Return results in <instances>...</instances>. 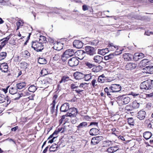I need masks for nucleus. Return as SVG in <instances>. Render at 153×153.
Here are the masks:
<instances>
[{
  "mask_svg": "<svg viewBox=\"0 0 153 153\" xmlns=\"http://www.w3.org/2000/svg\"><path fill=\"white\" fill-rule=\"evenodd\" d=\"M153 87V80L145 81L140 85V88L143 90H150Z\"/></svg>",
  "mask_w": 153,
  "mask_h": 153,
  "instance_id": "f257e3e1",
  "label": "nucleus"
},
{
  "mask_svg": "<svg viewBox=\"0 0 153 153\" xmlns=\"http://www.w3.org/2000/svg\"><path fill=\"white\" fill-rule=\"evenodd\" d=\"M31 47L37 52L42 51L44 48V46L42 44L37 41L32 42Z\"/></svg>",
  "mask_w": 153,
  "mask_h": 153,
  "instance_id": "f03ea898",
  "label": "nucleus"
},
{
  "mask_svg": "<svg viewBox=\"0 0 153 153\" xmlns=\"http://www.w3.org/2000/svg\"><path fill=\"white\" fill-rule=\"evenodd\" d=\"M123 50H119V51H117V49L115 52L113 53H110L108 55L105 56L104 57V59L105 60H111L115 56L121 54L122 53V51Z\"/></svg>",
  "mask_w": 153,
  "mask_h": 153,
  "instance_id": "7ed1b4c3",
  "label": "nucleus"
},
{
  "mask_svg": "<svg viewBox=\"0 0 153 153\" xmlns=\"http://www.w3.org/2000/svg\"><path fill=\"white\" fill-rule=\"evenodd\" d=\"M85 50L88 54L93 56L96 53V49L90 46H86L85 48Z\"/></svg>",
  "mask_w": 153,
  "mask_h": 153,
  "instance_id": "20e7f679",
  "label": "nucleus"
},
{
  "mask_svg": "<svg viewBox=\"0 0 153 153\" xmlns=\"http://www.w3.org/2000/svg\"><path fill=\"white\" fill-rule=\"evenodd\" d=\"M79 63V61L76 57H73L70 59L68 62L69 65L71 67L77 66Z\"/></svg>",
  "mask_w": 153,
  "mask_h": 153,
  "instance_id": "39448f33",
  "label": "nucleus"
},
{
  "mask_svg": "<svg viewBox=\"0 0 153 153\" xmlns=\"http://www.w3.org/2000/svg\"><path fill=\"white\" fill-rule=\"evenodd\" d=\"M121 89V87L119 84H112L110 87V92L112 93L119 91Z\"/></svg>",
  "mask_w": 153,
  "mask_h": 153,
  "instance_id": "423d86ee",
  "label": "nucleus"
},
{
  "mask_svg": "<svg viewBox=\"0 0 153 153\" xmlns=\"http://www.w3.org/2000/svg\"><path fill=\"white\" fill-rule=\"evenodd\" d=\"M79 84L77 82H75L74 83L71 84V88L73 91H75L78 94H81V92L83 91V90L79 89Z\"/></svg>",
  "mask_w": 153,
  "mask_h": 153,
  "instance_id": "0eeeda50",
  "label": "nucleus"
},
{
  "mask_svg": "<svg viewBox=\"0 0 153 153\" xmlns=\"http://www.w3.org/2000/svg\"><path fill=\"white\" fill-rule=\"evenodd\" d=\"M77 112L78 111L76 108L75 107L71 108L69 110V112L67 113V115L72 117L76 116Z\"/></svg>",
  "mask_w": 153,
  "mask_h": 153,
  "instance_id": "6e6552de",
  "label": "nucleus"
},
{
  "mask_svg": "<svg viewBox=\"0 0 153 153\" xmlns=\"http://www.w3.org/2000/svg\"><path fill=\"white\" fill-rule=\"evenodd\" d=\"M86 54L85 52L82 50H79L76 51H75V54L77 56L76 57L77 59L80 60L82 59L85 56Z\"/></svg>",
  "mask_w": 153,
  "mask_h": 153,
  "instance_id": "1a4fd4ad",
  "label": "nucleus"
},
{
  "mask_svg": "<svg viewBox=\"0 0 153 153\" xmlns=\"http://www.w3.org/2000/svg\"><path fill=\"white\" fill-rule=\"evenodd\" d=\"M103 139L102 136H98L93 137L91 140V143L93 145H95L99 143Z\"/></svg>",
  "mask_w": 153,
  "mask_h": 153,
  "instance_id": "9d476101",
  "label": "nucleus"
},
{
  "mask_svg": "<svg viewBox=\"0 0 153 153\" xmlns=\"http://www.w3.org/2000/svg\"><path fill=\"white\" fill-rule=\"evenodd\" d=\"M134 107L133 106L130 105H127L125 107V113L128 114H130L133 116L134 114Z\"/></svg>",
  "mask_w": 153,
  "mask_h": 153,
  "instance_id": "9b49d317",
  "label": "nucleus"
},
{
  "mask_svg": "<svg viewBox=\"0 0 153 153\" xmlns=\"http://www.w3.org/2000/svg\"><path fill=\"white\" fill-rule=\"evenodd\" d=\"M69 104L68 103H65L63 104L61 106L60 108V111L62 112H67L68 110H69Z\"/></svg>",
  "mask_w": 153,
  "mask_h": 153,
  "instance_id": "f8f14e48",
  "label": "nucleus"
},
{
  "mask_svg": "<svg viewBox=\"0 0 153 153\" xmlns=\"http://www.w3.org/2000/svg\"><path fill=\"white\" fill-rule=\"evenodd\" d=\"M125 88H126V91L127 92V93H126V95H131L134 97H136L139 95V94L138 93H136L132 92H129V91L131 90V85H128V87H126Z\"/></svg>",
  "mask_w": 153,
  "mask_h": 153,
  "instance_id": "ddd939ff",
  "label": "nucleus"
},
{
  "mask_svg": "<svg viewBox=\"0 0 153 153\" xmlns=\"http://www.w3.org/2000/svg\"><path fill=\"white\" fill-rule=\"evenodd\" d=\"M144 56V55L143 53H136L133 56V59L134 60L137 61L143 58Z\"/></svg>",
  "mask_w": 153,
  "mask_h": 153,
  "instance_id": "4468645a",
  "label": "nucleus"
},
{
  "mask_svg": "<svg viewBox=\"0 0 153 153\" xmlns=\"http://www.w3.org/2000/svg\"><path fill=\"white\" fill-rule=\"evenodd\" d=\"M83 44L82 42L79 40L74 41L73 43L74 46L77 48H82L83 46Z\"/></svg>",
  "mask_w": 153,
  "mask_h": 153,
  "instance_id": "2eb2a0df",
  "label": "nucleus"
},
{
  "mask_svg": "<svg viewBox=\"0 0 153 153\" xmlns=\"http://www.w3.org/2000/svg\"><path fill=\"white\" fill-rule=\"evenodd\" d=\"M75 51L72 49H69L66 50L64 53L68 57H70L75 54Z\"/></svg>",
  "mask_w": 153,
  "mask_h": 153,
  "instance_id": "dca6fc26",
  "label": "nucleus"
},
{
  "mask_svg": "<svg viewBox=\"0 0 153 153\" xmlns=\"http://www.w3.org/2000/svg\"><path fill=\"white\" fill-rule=\"evenodd\" d=\"M136 67V64L131 62L128 63L126 65V68L128 70H133Z\"/></svg>",
  "mask_w": 153,
  "mask_h": 153,
  "instance_id": "f3484780",
  "label": "nucleus"
},
{
  "mask_svg": "<svg viewBox=\"0 0 153 153\" xmlns=\"http://www.w3.org/2000/svg\"><path fill=\"white\" fill-rule=\"evenodd\" d=\"M146 114V113L145 111H140L138 112L137 117L140 120H143L145 118Z\"/></svg>",
  "mask_w": 153,
  "mask_h": 153,
  "instance_id": "a211bd4d",
  "label": "nucleus"
},
{
  "mask_svg": "<svg viewBox=\"0 0 153 153\" xmlns=\"http://www.w3.org/2000/svg\"><path fill=\"white\" fill-rule=\"evenodd\" d=\"M74 76L76 79H80L84 77L83 74L79 72H76L74 74Z\"/></svg>",
  "mask_w": 153,
  "mask_h": 153,
  "instance_id": "6ab92c4d",
  "label": "nucleus"
},
{
  "mask_svg": "<svg viewBox=\"0 0 153 153\" xmlns=\"http://www.w3.org/2000/svg\"><path fill=\"white\" fill-rule=\"evenodd\" d=\"M8 65L6 63L1 64L0 66V69L2 72H6L8 71Z\"/></svg>",
  "mask_w": 153,
  "mask_h": 153,
  "instance_id": "aec40b11",
  "label": "nucleus"
},
{
  "mask_svg": "<svg viewBox=\"0 0 153 153\" xmlns=\"http://www.w3.org/2000/svg\"><path fill=\"white\" fill-rule=\"evenodd\" d=\"M99 130L96 128H91L89 131L90 134L91 136L96 135L99 134Z\"/></svg>",
  "mask_w": 153,
  "mask_h": 153,
  "instance_id": "412c9836",
  "label": "nucleus"
},
{
  "mask_svg": "<svg viewBox=\"0 0 153 153\" xmlns=\"http://www.w3.org/2000/svg\"><path fill=\"white\" fill-rule=\"evenodd\" d=\"M109 52V51L108 48L102 49H98V50L97 53L99 54L104 56L108 53Z\"/></svg>",
  "mask_w": 153,
  "mask_h": 153,
  "instance_id": "4be33fe9",
  "label": "nucleus"
},
{
  "mask_svg": "<svg viewBox=\"0 0 153 153\" xmlns=\"http://www.w3.org/2000/svg\"><path fill=\"white\" fill-rule=\"evenodd\" d=\"M102 68V67L100 65L96 66L94 65L91 70L93 72L97 73L100 71Z\"/></svg>",
  "mask_w": 153,
  "mask_h": 153,
  "instance_id": "5701e85b",
  "label": "nucleus"
},
{
  "mask_svg": "<svg viewBox=\"0 0 153 153\" xmlns=\"http://www.w3.org/2000/svg\"><path fill=\"white\" fill-rule=\"evenodd\" d=\"M103 57L99 55L95 56L94 57V60L96 63H100L102 62Z\"/></svg>",
  "mask_w": 153,
  "mask_h": 153,
  "instance_id": "b1692460",
  "label": "nucleus"
},
{
  "mask_svg": "<svg viewBox=\"0 0 153 153\" xmlns=\"http://www.w3.org/2000/svg\"><path fill=\"white\" fill-rule=\"evenodd\" d=\"M119 149L117 146H112L108 148L107 150V151L109 153H113L117 151Z\"/></svg>",
  "mask_w": 153,
  "mask_h": 153,
  "instance_id": "393cba45",
  "label": "nucleus"
},
{
  "mask_svg": "<svg viewBox=\"0 0 153 153\" xmlns=\"http://www.w3.org/2000/svg\"><path fill=\"white\" fill-rule=\"evenodd\" d=\"M88 125L87 123L86 122H83L81 123L77 126L78 130H80L84 127L86 128Z\"/></svg>",
  "mask_w": 153,
  "mask_h": 153,
  "instance_id": "a878e982",
  "label": "nucleus"
},
{
  "mask_svg": "<svg viewBox=\"0 0 153 153\" xmlns=\"http://www.w3.org/2000/svg\"><path fill=\"white\" fill-rule=\"evenodd\" d=\"M152 135V134L149 131H146L143 134V137L146 140L150 138Z\"/></svg>",
  "mask_w": 153,
  "mask_h": 153,
  "instance_id": "bb28decb",
  "label": "nucleus"
},
{
  "mask_svg": "<svg viewBox=\"0 0 153 153\" xmlns=\"http://www.w3.org/2000/svg\"><path fill=\"white\" fill-rule=\"evenodd\" d=\"M16 86L17 89H21L26 86V83L25 82H20L16 84Z\"/></svg>",
  "mask_w": 153,
  "mask_h": 153,
  "instance_id": "cd10ccee",
  "label": "nucleus"
},
{
  "mask_svg": "<svg viewBox=\"0 0 153 153\" xmlns=\"http://www.w3.org/2000/svg\"><path fill=\"white\" fill-rule=\"evenodd\" d=\"M70 80V79L69 77L65 75L62 77L61 80L59 82V83H61L62 82L65 83L66 82Z\"/></svg>",
  "mask_w": 153,
  "mask_h": 153,
  "instance_id": "c85d7f7f",
  "label": "nucleus"
},
{
  "mask_svg": "<svg viewBox=\"0 0 153 153\" xmlns=\"http://www.w3.org/2000/svg\"><path fill=\"white\" fill-rule=\"evenodd\" d=\"M133 57L132 54L129 53H125V60L131 61Z\"/></svg>",
  "mask_w": 153,
  "mask_h": 153,
  "instance_id": "c756f323",
  "label": "nucleus"
},
{
  "mask_svg": "<svg viewBox=\"0 0 153 153\" xmlns=\"http://www.w3.org/2000/svg\"><path fill=\"white\" fill-rule=\"evenodd\" d=\"M149 62L148 59H144L141 60L139 64V65L140 67L142 68L143 67L145 66L146 65V64Z\"/></svg>",
  "mask_w": 153,
  "mask_h": 153,
  "instance_id": "7c9ffc66",
  "label": "nucleus"
},
{
  "mask_svg": "<svg viewBox=\"0 0 153 153\" xmlns=\"http://www.w3.org/2000/svg\"><path fill=\"white\" fill-rule=\"evenodd\" d=\"M106 77L104 75H102L99 76L98 79V81L100 83L104 82L106 80Z\"/></svg>",
  "mask_w": 153,
  "mask_h": 153,
  "instance_id": "2f4dec72",
  "label": "nucleus"
},
{
  "mask_svg": "<svg viewBox=\"0 0 153 153\" xmlns=\"http://www.w3.org/2000/svg\"><path fill=\"white\" fill-rule=\"evenodd\" d=\"M16 95H18V97L14 98V100H15L19 99L21 97H25V93H24L23 91L22 92H18L17 94H16Z\"/></svg>",
  "mask_w": 153,
  "mask_h": 153,
  "instance_id": "473e14b6",
  "label": "nucleus"
},
{
  "mask_svg": "<svg viewBox=\"0 0 153 153\" xmlns=\"http://www.w3.org/2000/svg\"><path fill=\"white\" fill-rule=\"evenodd\" d=\"M58 145L56 144H53L50 148L49 150L50 152H54L58 148Z\"/></svg>",
  "mask_w": 153,
  "mask_h": 153,
  "instance_id": "72a5a7b5",
  "label": "nucleus"
},
{
  "mask_svg": "<svg viewBox=\"0 0 153 153\" xmlns=\"http://www.w3.org/2000/svg\"><path fill=\"white\" fill-rule=\"evenodd\" d=\"M9 93L11 94L16 95L18 93L17 90L15 88L13 87L10 88L9 89Z\"/></svg>",
  "mask_w": 153,
  "mask_h": 153,
  "instance_id": "f704fd0d",
  "label": "nucleus"
},
{
  "mask_svg": "<svg viewBox=\"0 0 153 153\" xmlns=\"http://www.w3.org/2000/svg\"><path fill=\"white\" fill-rule=\"evenodd\" d=\"M127 121L128 124L130 125L133 126L134 125V121L132 117H127Z\"/></svg>",
  "mask_w": 153,
  "mask_h": 153,
  "instance_id": "c9c22d12",
  "label": "nucleus"
},
{
  "mask_svg": "<svg viewBox=\"0 0 153 153\" xmlns=\"http://www.w3.org/2000/svg\"><path fill=\"white\" fill-rule=\"evenodd\" d=\"M104 90L105 92L107 93V95L109 97L111 98L112 97V92H110V87L109 88L107 87H106L104 89Z\"/></svg>",
  "mask_w": 153,
  "mask_h": 153,
  "instance_id": "e433bc0d",
  "label": "nucleus"
},
{
  "mask_svg": "<svg viewBox=\"0 0 153 153\" xmlns=\"http://www.w3.org/2000/svg\"><path fill=\"white\" fill-rule=\"evenodd\" d=\"M145 123L148 127L151 128H152V123H153L151 122L149 119H147L145 120Z\"/></svg>",
  "mask_w": 153,
  "mask_h": 153,
  "instance_id": "4c0bfd02",
  "label": "nucleus"
},
{
  "mask_svg": "<svg viewBox=\"0 0 153 153\" xmlns=\"http://www.w3.org/2000/svg\"><path fill=\"white\" fill-rule=\"evenodd\" d=\"M36 89L37 88L34 85H31L28 88V91H29L32 92H34Z\"/></svg>",
  "mask_w": 153,
  "mask_h": 153,
  "instance_id": "58836bf2",
  "label": "nucleus"
},
{
  "mask_svg": "<svg viewBox=\"0 0 153 153\" xmlns=\"http://www.w3.org/2000/svg\"><path fill=\"white\" fill-rule=\"evenodd\" d=\"M38 62L39 64H45L47 63V61L45 59L41 58H39Z\"/></svg>",
  "mask_w": 153,
  "mask_h": 153,
  "instance_id": "ea45409f",
  "label": "nucleus"
},
{
  "mask_svg": "<svg viewBox=\"0 0 153 153\" xmlns=\"http://www.w3.org/2000/svg\"><path fill=\"white\" fill-rule=\"evenodd\" d=\"M45 83L49 84H51L52 83V79L48 77H46L44 80Z\"/></svg>",
  "mask_w": 153,
  "mask_h": 153,
  "instance_id": "a19ab883",
  "label": "nucleus"
},
{
  "mask_svg": "<svg viewBox=\"0 0 153 153\" xmlns=\"http://www.w3.org/2000/svg\"><path fill=\"white\" fill-rule=\"evenodd\" d=\"M7 56V53L6 52H1L0 53V60L4 59Z\"/></svg>",
  "mask_w": 153,
  "mask_h": 153,
  "instance_id": "79ce46f5",
  "label": "nucleus"
},
{
  "mask_svg": "<svg viewBox=\"0 0 153 153\" xmlns=\"http://www.w3.org/2000/svg\"><path fill=\"white\" fill-rule=\"evenodd\" d=\"M39 42L41 43H42L45 42H46V38L42 36H40L39 39Z\"/></svg>",
  "mask_w": 153,
  "mask_h": 153,
  "instance_id": "37998d69",
  "label": "nucleus"
},
{
  "mask_svg": "<svg viewBox=\"0 0 153 153\" xmlns=\"http://www.w3.org/2000/svg\"><path fill=\"white\" fill-rule=\"evenodd\" d=\"M55 100H53L52 103V106L51 107V111L52 114H53L54 112L55 108Z\"/></svg>",
  "mask_w": 153,
  "mask_h": 153,
  "instance_id": "c03bdc74",
  "label": "nucleus"
},
{
  "mask_svg": "<svg viewBox=\"0 0 153 153\" xmlns=\"http://www.w3.org/2000/svg\"><path fill=\"white\" fill-rule=\"evenodd\" d=\"M6 100L5 96L2 94H0V103H2L5 102Z\"/></svg>",
  "mask_w": 153,
  "mask_h": 153,
  "instance_id": "a18cd8bd",
  "label": "nucleus"
},
{
  "mask_svg": "<svg viewBox=\"0 0 153 153\" xmlns=\"http://www.w3.org/2000/svg\"><path fill=\"white\" fill-rule=\"evenodd\" d=\"M20 66L22 68H27L28 66V64L25 62H22L20 63Z\"/></svg>",
  "mask_w": 153,
  "mask_h": 153,
  "instance_id": "49530a36",
  "label": "nucleus"
},
{
  "mask_svg": "<svg viewBox=\"0 0 153 153\" xmlns=\"http://www.w3.org/2000/svg\"><path fill=\"white\" fill-rule=\"evenodd\" d=\"M85 64L86 66L88 68H89L90 69L93 68V67H94V65L91 63L90 62H85Z\"/></svg>",
  "mask_w": 153,
  "mask_h": 153,
  "instance_id": "de8ad7c7",
  "label": "nucleus"
},
{
  "mask_svg": "<svg viewBox=\"0 0 153 153\" xmlns=\"http://www.w3.org/2000/svg\"><path fill=\"white\" fill-rule=\"evenodd\" d=\"M114 142V141L113 140L111 141L107 140L104 141V143L105 144H106V145H107L108 146H109L113 144Z\"/></svg>",
  "mask_w": 153,
  "mask_h": 153,
  "instance_id": "09e8293b",
  "label": "nucleus"
},
{
  "mask_svg": "<svg viewBox=\"0 0 153 153\" xmlns=\"http://www.w3.org/2000/svg\"><path fill=\"white\" fill-rule=\"evenodd\" d=\"M84 77L85 80V81H88L91 79V74H84Z\"/></svg>",
  "mask_w": 153,
  "mask_h": 153,
  "instance_id": "8fccbe9b",
  "label": "nucleus"
},
{
  "mask_svg": "<svg viewBox=\"0 0 153 153\" xmlns=\"http://www.w3.org/2000/svg\"><path fill=\"white\" fill-rule=\"evenodd\" d=\"M124 96V95L122 96H120L118 97L119 99L120 100H119V102L120 103H121L123 105L124 104V98H123V97Z\"/></svg>",
  "mask_w": 153,
  "mask_h": 153,
  "instance_id": "3c124183",
  "label": "nucleus"
},
{
  "mask_svg": "<svg viewBox=\"0 0 153 153\" xmlns=\"http://www.w3.org/2000/svg\"><path fill=\"white\" fill-rule=\"evenodd\" d=\"M148 74H153V66H148Z\"/></svg>",
  "mask_w": 153,
  "mask_h": 153,
  "instance_id": "603ef678",
  "label": "nucleus"
},
{
  "mask_svg": "<svg viewBox=\"0 0 153 153\" xmlns=\"http://www.w3.org/2000/svg\"><path fill=\"white\" fill-rule=\"evenodd\" d=\"M10 35H11L10 34ZM10 35L9 36H7V37H6L5 38H3L2 39H1L0 40V41H3L4 42L6 43H8V40L10 39Z\"/></svg>",
  "mask_w": 153,
  "mask_h": 153,
  "instance_id": "864d4df0",
  "label": "nucleus"
},
{
  "mask_svg": "<svg viewBox=\"0 0 153 153\" xmlns=\"http://www.w3.org/2000/svg\"><path fill=\"white\" fill-rule=\"evenodd\" d=\"M22 55L24 57H26L29 56L30 54L27 51H25L22 52Z\"/></svg>",
  "mask_w": 153,
  "mask_h": 153,
  "instance_id": "5fc2aeb1",
  "label": "nucleus"
},
{
  "mask_svg": "<svg viewBox=\"0 0 153 153\" xmlns=\"http://www.w3.org/2000/svg\"><path fill=\"white\" fill-rule=\"evenodd\" d=\"M61 56V54L59 53H57L53 57V59L55 60H57L59 59Z\"/></svg>",
  "mask_w": 153,
  "mask_h": 153,
  "instance_id": "6e6d98bb",
  "label": "nucleus"
},
{
  "mask_svg": "<svg viewBox=\"0 0 153 153\" xmlns=\"http://www.w3.org/2000/svg\"><path fill=\"white\" fill-rule=\"evenodd\" d=\"M61 59L64 62H65V61H66L67 59L69 58L68 57V56H67L64 53L62 55H61Z\"/></svg>",
  "mask_w": 153,
  "mask_h": 153,
  "instance_id": "4d7b16f0",
  "label": "nucleus"
},
{
  "mask_svg": "<svg viewBox=\"0 0 153 153\" xmlns=\"http://www.w3.org/2000/svg\"><path fill=\"white\" fill-rule=\"evenodd\" d=\"M125 105L127 104H128L130 100V98L128 97V95H126V94H125Z\"/></svg>",
  "mask_w": 153,
  "mask_h": 153,
  "instance_id": "13d9d810",
  "label": "nucleus"
},
{
  "mask_svg": "<svg viewBox=\"0 0 153 153\" xmlns=\"http://www.w3.org/2000/svg\"><path fill=\"white\" fill-rule=\"evenodd\" d=\"M77 120V119L76 116H74V117H71V122L73 124H75L76 123Z\"/></svg>",
  "mask_w": 153,
  "mask_h": 153,
  "instance_id": "bf43d9fd",
  "label": "nucleus"
},
{
  "mask_svg": "<svg viewBox=\"0 0 153 153\" xmlns=\"http://www.w3.org/2000/svg\"><path fill=\"white\" fill-rule=\"evenodd\" d=\"M99 41L98 40H94L91 42V44L92 45L96 46L99 43Z\"/></svg>",
  "mask_w": 153,
  "mask_h": 153,
  "instance_id": "052dcab7",
  "label": "nucleus"
},
{
  "mask_svg": "<svg viewBox=\"0 0 153 153\" xmlns=\"http://www.w3.org/2000/svg\"><path fill=\"white\" fill-rule=\"evenodd\" d=\"M97 82L96 80L95 79H93L91 82V84L93 87H95L97 85Z\"/></svg>",
  "mask_w": 153,
  "mask_h": 153,
  "instance_id": "680f3d73",
  "label": "nucleus"
},
{
  "mask_svg": "<svg viewBox=\"0 0 153 153\" xmlns=\"http://www.w3.org/2000/svg\"><path fill=\"white\" fill-rule=\"evenodd\" d=\"M86 83H81L79 85V88H82L83 89H84L85 88V87H86Z\"/></svg>",
  "mask_w": 153,
  "mask_h": 153,
  "instance_id": "e2e57ef3",
  "label": "nucleus"
},
{
  "mask_svg": "<svg viewBox=\"0 0 153 153\" xmlns=\"http://www.w3.org/2000/svg\"><path fill=\"white\" fill-rule=\"evenodd\" d=\"M128 137V135H125V137H126V140L125 139V141H126V143H128L129 142H131V138L129 137V139L128 140H127V138Z\"/></svg>",
  "mask_w": 153,
  "mask_h": 153,
  "instance_id": "0e129e2a",
  "label": "nucleus"
},
{
  "mask_svg": "<svg viewBox=\"0 0 153 153\" xmlns=\"http://www.w3.org/2000/svg\"><path fill=\"white\" fill-rule=\"evenodd\" d=\"M6 100H5L7 101V105H8L9 104L11 100H10V98L8 96H6Z\"/></svg>",
  "mask_w": 153,
  "mask_h": 153,
  "instance_id": "69168bd1",
  "label": "nucleus"
},
{
  "mask_svg": "<svg viewBox=\"0 0 153 153\" xmlns=\"http://www.w3.org/2000/svg\"><path fill=\"white\" fill-rule=\"evenodd\" d=\"M17 26H23V22L21 20H19V21L17 22L16 23Z\"/></svg>",
  "mask_w": 153,
  "mask_h": 153,
  "instance_id": "338daca9",
  "label": "nucleus"
},
{
  "mask_svg": "<svg viewBox=\"0 0 153 153\" xmlns=\"http://www.w3.org/2000/svg\"><path fill=\"white\" fill-rule=\"evenodd\" d=\"M143 72L148 74V66H146V67L143 68Z\"/></svg>",
  "mask_w": 153,
  "mask_h": 153,
  "instance_id": "774afa93",
  "label": "nucleus"
}]
</instances>
